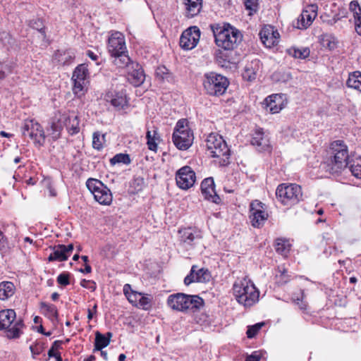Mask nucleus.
Returning a JSON list of instances; mask_svg holds the SVG:
<instances>
[{"label":"nucleus","mask_w":361,"mask_h":361,"mask_svg":"<svg viewBox=\"0 0 361 361\" xmlns=\"http://www.w3.org/2000/svg\"><path fill=\"white\" fill-rule=\"evenodd\" d=\"M261 62L259 59H255L248 62L242 73V77L245 80L252 82L254 81L257 75V73L261 68Z\"/></svg>","instance_id":"393cba45"},{"label":"nucleus","mask_w":361,"mask_h":361,"mask_svg":"<svg viewBox=\"0 0 361 361\" xmlns=\"http://www.w3.org/2000/svg\"><path fill=\"white\" fill-rule=\"evenodd\" d=\"M13 67L8 63H0V80L4 79L8 74L12 73Z\"/></svg>","instance_id":"3c124183"},{"label":"nucleus","mask_w":361,"mask_h":361,"mask_svg":"<svg viewBox=\"0 0 361 361\" xmlns=\"http://www.w3.org/2000/svg\"><path fill=\"white\" fill-rule=\"evenodd\" d=\"M187 294L177 293L170 295L167 298V305L173 310L185 312V299Z\"/></svg>","instance_id":"b1692460"},{"label":"nucleus","mask_w":361,"mask_h":361,"mask_svg":"<svg viewBox=\"0 0 361 361\" xmlns=\"http://www.w3.org/2000/svg\"><path fill=\"white\" fill-rule=\"evenodd\" d=\"M348 166L353 176L357 178H361V157L350 159Z\"/></svg>","instance_id":"ea45409f"},{"label":"nucleus","mask_w":361,"mask_h":361,"mask_svg":"<svg viewBox=\"0 0 361 361\" xmlns=\"http://www.w3.org/2000/svg\"><path fill=\"white\" fill-rule=\"evenodd\" d=\"M207 151L212 157L219 159V164L226 166L230 163V149L222 136L217 133H210L206 140Z\"/></svg>","instance_id":"20e7f679"},{"label":"nucleus","mask_w":361,"mask_h":361,"mask_svg":"<svg viewBox=\"0 0 361 361\" xmlns=\"http://www.w3.org/2000/svg\"><path fill=\"white\" fill-rule=\"evenodd\" d=\"M200 38V30L197 26H192L184 30L180 37V46L185 50L195 48Z\"/></svg>","instance_id":"ddd939ff"},{"label":"nucleus","mask_w":361,"mask_h":361,"mask_svg":"<svg viewBox=\"0 0 361 361\" xmlns=\"http://www.w3.org/2000/svg\"><path fill=\"white\" fill-rule=\"evenodd\" d=\"M176 180L180 188L188 189L193 185L195 181V173L190 166H183L177 171Z\"/></svg>","instance_id":"4468645a"},{"label":"nucleus","mask_w":361,"mask_h":361,"mask_svg":"<svg viewBox=\"0 0 361 361\" xmlns=\"http://www.w3.org/2000/svg\"><path fill=\"white\" fill-rule=\"evenodd\" d=\"M44 348V343L41 342H37L36 343L31 345L30 346V350L32 353L33 358H35L36 355L42 353Z\"/></svg>","instance_id":"5fc2aeb1"},{"label":"nucleus","mask_w":361,"mask_h":361,"mask_svg":"<svg viewBox=\"0 0 361 361\" xmlns=\"http://www.w3.org/2000/svg\"><path fill=\"white\" fill-rule=\"evenodd\" d=\"M40 308L44 312V314L51 321L58 320L59 312L56 305L45 302L40 303Z\"/></svg>","instance_id":"c9c22d12"},{"label":"nucleus","mask_w":361,"mask_h":361,"mask_svg":"<svg viewBox=\"0 0 361 361\" xmlns=\"http://www.w3.org/2000/svg\"><path fill=\"white\" fill-rule=\"evenodd\" d=\"M113 336L111 332L102 334L99 331L95 333L94 348L93 352L99 351L108 346Z\"/></svg>","instance_id":"c85d7f7f"},{"label":"nucleus","mask_w":361,"mask_h":361,"mask_svg":"<svg viewBox=\"0 0 361 361\" xmlns=\"http://www.w3.org/2000/svg\"><path fill=\"white\" fill-rule=\"evenodd\" d=\"M201 238L200 232L191 227L178 230L179 245L186 250L194 249L197 242Z\"/></svg>","instance_id":"9d476101"},{"label":"nucleus","mask_w":361,"mask_h":361,"mask_svg":"<svg viewBox=\"0 0 361 361\" xmlns=\"http://www.w3.org/2000/svg\"><path fill=\"white\" fill-rule=\"evenodd\" d=\"M250 143L256 147L257 150H267L269 147V141L267 136H264L262 128H257L255 131Z\"/></svg>","instance_id":"a878e982"},{"label":"nucleus","mask_w":361,"mask_h":361,"mask_svg":"<svg viewBox=\"0 0 361 361\" xmlns=\"http://www.w3.org/2000/svg\"><path fill=\"white\" fill-rule=\"evenodd\" d=\"M299 306V308L305 312L307 310L308 304L306 301V296L305 295L304 291L301 290L300 297L298 296L296 299H295V303Z\"/></svg>","instance_id":"603ef678"},{"label":"nucleus","mask_w":361,"mask_h":361,"mask_svg":"<svg viewBox=\"0 0 361 361\" xmlns=\"http://www.w3.org/2000/svg\"><path fill=\"white\" fill-rule=\"evenodd\" d=\"M88 74L87 66L85 63L80 64L75 68L72 76L73 92L75 94H83Z\"/></svg>","instance_id":"f8f14e48"},{"label":"nucleus","mask_w":361,"mask_h":361,"mask_svg":"<svg viewBox=\"0 0 361 361\" xmlns=\"http://www.w3.org/2000/svg\"><path fill=\"white\" fill-rule=\"evenodd\" d=\"M80 120L77 116H68L65 121L66 128L71 135H75L80 131Z\"/></svg>","instance_id":"4c0bfd02"},{"label":"nucleus","mask_w":361,"mask_h":361,"mask_svg":"<svg viewBox=\"0 0 361 361\" xmlns=\"http://www.w3.org/2000/svg\"><path fill=\"white\" fill-rule=\"evenodd\" d=\"M114 58V64L119 68L124 67H130L131 61L128 55V51L122 54H116L111 56Z\"/></svg>","instance_id":"e433bc0d"},{"label":"nucleus","mask_w":361,"mask_h":361,"mask_svg":"<svg viewBox=\"0 0 361 361\" xmlns=\"http://www.w3.org/2000/svg\"><path fill=\"white\" fill-rule=\"evenodd\" d=\"M229 83L226 77L215 72H209L204 75V90L210 96L219 97L223 95L226 92Z\"/></svg>","instance_id":"423d86ee"},{"label":"nucleus","mask_w":361,"mask_h":361,"mask_svg":"<svg viewBox=\"0 0 361 361\" xmlns=\"http://www.w3.org/2000/svg\"><path fill=\"white\" fill-rule=\"evenodd\" d=\"M145 80V74L142 66L132 62L128 68V80L135 87L140 86Z\"/></svg>","instance_id":"6ab92c4d"},{"label":"nucleus","mask_w":361,"mask_h":361,"mask_svg":"<svg viewBox=\"0 0 361 361\" xmlns=\"http://www.w3.org/2000/svg\"><path fill=\"white\" fill-rule=\"evenodd\" d=\"M147 144L149 150L156 152L157 150V140L152 137V131L147 130L146 133Z\"/></svg>","instance_id":"4d7b16f0"},{"label":"nucleus","mask_w":361,"mask_h":361,"mask_svg":"<svg viewBox=\"0 0 361 361\" xmlns=\"http://www.w3.org/2000/svg\"><path fill=\"white\" fill-rule=\"evenodd\" d=\"M310 51L307 47L297 49H295V58L305 59L310 56Z\"/></svg>","instance_id":"13d9d810"},{"label":"nucleus","mask_w":361,"mask_h":361,"mask_svg":"<svg viewBox=\"0 0 361 361\" xmlns=\"http://www.w3.org/2000/svg\"><path fill=\"white\" fill-rule=\"evenodd\" d=\"M276 251L283 255L286 256L290 250L291 245L288 240L284 238H278L274 245Z\"/></svg>","instance_id":"58836bf2"},{"label":"nucleus","mask_w":361,"mask_h":361,"mask_svg":"<svg viewBox=\"0 0 361 361\" xmlns=\"http://www.w3.org/2000/svg\"><path fill=\"white\" fill-rule=\"evenodd\" d=\"M236 300L245 307H250L259 300V292L255 284L245 279L235 282L233 286Z\"/></svg>","instance_id":"39448f33"},{"label":"nucleus","mask_w":361,"mask_h":361,"mask_svg":"<svg viewBox=\"0 0 361 361\" xmlns=\"http://www.w3.org/2000/svg\"><path fill=\"white\" fill-rule=\"evenodd\" d=\"M104 100L117 110L123 109L128 105L126 96L123 92L108 91L104 95Z\"/></svg>","instance_id":"aec40b11"},{"label":"nucleus","mask_w":361,"mask_h":361,"mask_svg":"<svg viewBox=\"0 0 361 361\" xmlns=\"http://www.w3.org/2000/svg\"><path fill=\"white\" fill-rule=\"evenodd\" d=\"M262 105L266 111L271 114L279 113L284 107L283 94H274L268 96Z\"/></svg>","instance_id":"a211bd4d"},{"label":"nucleus","mask_w":361,"mask_h":361,"mask_svg":"<svg viewBox=\"0 0 361 361\" xmlns=\"http://www.w3.org/2000/svg\"><path fill=\"white\" fill-rule=\"evenodd\" d=\"M329 154L324 162L326 171L331 174L341 173L350 161L347 145L343 140H335L330 145Z\"/></svg>","instance_id":"f257e3e1"},{"label":"nucleus","mask_w":361,"mask_h":361,"mask_svg":"<svg viewBox=\"0 0 361 361\" xmlns=\"http://www.w3.org/2000/svg\"><path fill=\"white\" fill-rule=\"evenodd\" d=\"M198 267L197 265H192L190 269V271L189 274H188L185 279H184V283L186 286H189L190 284L192 283H196V269H197Z\"/></svg>","instance_id":"864d4df0"},{"label":"nucleus","mask_w":361,"mask_h":361,"mask_svg":"<svg viewBox=\"0 0 361 361\" xmlns=\"http://www.w3.org/2000/svg\"><path fill=\"white\" fill-rule=\"evenodd\" d=\"M86 185L94 195V200L100 204L109 205L112 202V194L110 190L99 180L88 178Z\"/></svg>","instance_id":"6e6552de"},{"label":"nucleus","mask_w":361,"mask_h":361,"mask_svg":"<svg viewBox=\"0 0 361 361\" xmlns=\"http://www.w3.org/2000/svg\"><path fill=\"white\" fill-rule=\"evenodd\" d=\"M0 44L8 51H18L19 49V46L16 39L5 30H0Z\"/></svg>","instance_id":"cd10ccee"},{"label":"nucleus","mask_w":361,"mask_h":361,"mask_svg":"<svg viewBox=\"0 0 361 361\" xmlns=\"http://www.w3.org/2000/svg\"><path fill=\"white\" fill-rule=\"evenodd\" d=\"M276 195L283 204H291L293 197V184H280L276 188Z\"/></svg>","instance_id":"4be33fe9"},{"label":"nucleus","mask_w":361,"mask_h":361,"mask_svg":"<svg viewBox=\"0 0 361 361\" xmlns=\"http://www.w3.org/2000/svg\"><path fill=\"white\" fill-rule=\"evenodd\" d=\"M185 312H195L200 310L204 305V300L197 295H188L185 299Z\"/></svg>","instance_id":"bb28decb"},{"label":"nucleus","mask_w":361,"mask_h":361,"mask_svg":"<svg viewBox=\"0 0 361 361\" xmlns=\"http://www.w3.org/2000/svg\"><path fill=\"white\" fill-rule=\"evenodd\" d=\"M79 271L83 274H90L92 272V267L88 264V263H86V264H85V268L80 269Z\"/></svg>","instance_id":"69168bd1"},{"label":"nucleus","mask_w":361,"mask_h":361,"mask_svg":"<svg viewBox=\"0 0 361 361\" xmlns=\"http://www.w3.org/2000/svg\"><path fill=\"white\" fill-rule=\"evenodd\" d=\"M346 85L349 88L361 92V72L354 71L350 73L346 81Z\"/></svg>","instance_id":"72a5a7b5"},{"label":"nucleus","mask_w":361,"mask_h":361,"mask_svg":"<svg viewBox=\"0 0 361 361\" xmlns=\"http://www.w3.org/2000/svg\"><path fill=\"white\" fill-rule=\"evenodd\" d=\"M87 55L93 61H97L99 58V56L94 54L93 51L88 50L87 51Z\"/></svg>","instance_id":"338daca9"},{"label":"nucleus","mask_w":361,"mask_h":361,"mask_svg":"<svg viewBox=\"0 0 361 361\" xmlns=\"http://www.w3.org/2000/svg\"><path fill=\"white\" fill-rule=\"evenodd\" d=\"M295 200H296L297 202L303 200L301 186L296 184H295Z\"/></svg>","instance_id":"680f3d73"},{"label":"nucleus","mask_w":361,"mask_h":361,"mask_svg":"<svg viewBox=\"0 0 361 361\" xmlns=\"http://www.w3.org/2000/svg\"><path fill=\"white\" fill-rule=\"evenodd\" d=\"M29 26L32 29L37 30L42 36V40L46 39V32L44 21L40 18H34L29 22Z\"/></svg>","instance_id":"79ce46f5"},{"label":"nucleus","mask_w":361,"mask_h":361,"mask_svg":"<svg viewBox=\"0 0 361 361\" xmlns=\"http://www.w3.org/2000/svg\"><path fill=\"white\" fill-rule=\"evenodd\" d=\"M23 135H28L38 147L43 146L45 143L46 136L42 126L33 120L25 121L22 128Z\"/></svg>","instance_id":"1a4fd4ad"},{"label":"nucleus","mask_w":361,"mask_h":361,"mask_svg":"<svg viewBox=\"0 0 361 361\" xmlns=\"http://www.w3.org/2000/svg\"><path fill=\"white\" fill-rule=\"evenodd\" d=\"M245 8L250 11V15L257 11V0H244Z\"/></svg>","instance_id":"bf43d9fd"},{"label":"nucleus","mask_w":361,"mask_h":361,"mask_svg":"<svg viewBox=\"0 0 361 361\" xmlns=\"http://www.w3.org/2000/svg\"><path fill=\"white\" fill-rule=\"evenodd\" d=\"M214 188V181L212 177L204 179L201 183V191L204 199L215 204H219L221 198L216 194Z\"/></svg>","instance_id":"f3484780"},{"label":"nucleus","mask_w":361,"mask_h":361,"mask_svg":"<svg viewBox=\"0 0 361 361\" xmlns=\"http://www.w3.org/2000/svg\"><path fill=\"white\" fill-rule=\"evenodd\" d=\"M215 43L224 50H233L241 42L243 35L240 32L229 24L221 26L219 24H211Z\"/></svg>","instance_id":"f03ea898"},{"label":"nucleus","mask_w":361,"mask_h":361,"mask_svg":"<svg viewBox=\"0 0 361 361\" xmlns=\"http://www.w3.org/2000/svg\"><path fill=\"white\" fill-rule=\"evenodd\" d=\"M61 246V244H59L54 247H51L53 252L48 257L49 262H63L68 259L64 250L61 247L59 248Z\"/></svg>","instance_id":"f704fd0d"},{"label":"nucleus","mask_w":361,"mask_h":361,"mask_svg":"<svg viewBox=\"0 0 361 361\" xmlns=\"http://www.w3.org/2000/svg\"><path fill=\"white\" fill-rule=\"evenodd\" d=\"M264 325V322H259V323H257L252 326H249L247 327V330L246 332L247 338H254L257 334L259 331L261 329V328Z\"/></svg>","instance_id":"8fccbe9b"},{"label":"nucleus","mask_w":361,"mask_h":361,"mask_svg":"<svg viewBox=\"0 0 361 361\" xmlns=\"http://www.w3.org/2000/svg\"><path fill=\"white\" fill-rule=\"evenodd\" d=\"M130 161V156L128 154L123 153L116 154L110 159L111 165H115L116 164H129Z\"/></svg>","instance_id":"49530a36"},{"label":"nucleus","mask_w":361,"mask_h":361,"mask_svg":"<svg viewBox=\"0 0 361 361\" xmlns=\"http://www.w3.org/2000/svg\"><path fill=\"white\" fill-rule=\"evenodd\" d=\"M195 274L196 283H208L212 278L210 271L206 268L196 269Z\"/></svg>","instance_id":"37998d69"},{"label":"nucleus","mask_w":361,"mask_h":361,"mask_svg":"<svg viewBox=\"0 0 361 361\" xmlns=\"http://www.w3.org/2000/svg\"><path fill=\"white\" fill-rule=\"evenodd\" d=\"M193 133L188 126L187 119H180L175 126L172 141L180 150H187L192 144Z\"/></svg>","instance_id":"0eeeda50"},{"label":"nucleus","mask_w":361,"mask_h":361,"mask_svg":"<svg viewBox=\"0 0 361 361\" xmlns=\"http://www.w3.org/2000/svg\"><path fill=\"white\" fill-rule=\"evenodd\" d=\"M153 297L151 295L140 294L137 307L144 310H149L152 307Z\"/></svg>","instance_id":"a19ab883"},{"label":"nucleus","mask_w":361,"mask_h":361,"mask_svg":"<svg viewBox=\"0 0 361 361\" xmlns=\"http://www.w3.org/2000/svg\"><path fill=\"white\" fill-rule=\"evenodd\" d=\"M107 47L111 56L126 52L127 50L123 35L120 32L112 33L109 37Z\"/></svg>","instance_id":"dca6fc26"},{"label":"nucleus","mask_w":361,"mask_h":361,"mask_svg":"<svg viewBox=\"0 0 361 361\" xmlns=\"http://www.w3.org/2000/svg\"><path fill=\"white\" fill-rule=\"evenodd\" d=\"M157 80L161 82H174L173 73L164 66H158L155 71Z\"/></svg>","instance_id":"7c9ffc66"},{"label":"nucleus","mask_w":361,"mask_h":361,"mask_svg":"<svg viewBox=\"0 0 361 361\" xmlns=\"http://www.w3.org/2000/svg\"><path fill=\"white\" fill-rule=\"evenodd\" d=\"M60 247H61L64 250V252H65L66 255H67L68 258L71 256V253H72V252L73 250V248H74L73 244H69L68 245H62L61 244V246Z\"/></svg>","instance_id":"e2e57ef3"},{"label":"nucleus","mask_w":361,"mask_h":361,"mask_svg":"<svg viewBox=\"0 0 361 361\" xmlns=\"http://www.w3.org/2000/svg\"><path fill=\"white\" fill-rule=\"evenodd\" d=\"M183 6L184 15L187 18L197 16L202 8L203 0H180Z\"/></svg>","instance_id":"5701e85b"},{"label":"nucleus","mask_w":361,"mask_h":361,"mask_svg":"<svg viewBox=\"0 0 361 361\" xmlns=\"http://www.w3.org/2000/svg\"><path fill=\"white\" fill-rule=\"evenodd\" d=\"M104 135L101 136L99 132H94L92 136V147L94 149L100 151L103 148Z\"/></svg>","instance_id":"de8ad7c7"},{"label":"nucleus","mask_w":361,"mask_h":361,"mask_svg":"<svg viewBox=\"0 0 361 361\" xmlns=\"http://www.w3.org/2000/svg\"><path fill=\"white\" fill-rule=\"evenodd\" d=\"M259 38L263 44L271 48L278 44L279 34L271 26H264L259 33Z\"/></svg>","instance_id":"412c9836"},{"label":"nucleus","mask_w":361,"mask_h":361,"mask_svg":"<svg viewBox=\"0 0 361 361\" xmlns=\"http://www.w3.org/2000/svg\"><path fill=\"white\" fill-rule=\"evenodd\" d=\"M323 45L330 50H333L337 47V40L336 37L331 35H325L322 39Z\"/></svg>","instance_id":"09e8293b"},{"label":"nucleus","mask_w":361,"mask_h":361,"mask_svg":"<svg viewBox=\"0 0 361 361\" xmlns=\"http://www.w3.org/2000/svg\"><path fill=\"white\" fill-rule=\"evenodd\" d=\"M24 328L23 319L16 317L14 310L6 309L0 311V331H4L7 338H19L23 334Z\"/></svg>","instance_id":"7ed1b4c3"},{"label":"nucleus","mask_w":361,"mask_h":361,"mask_svg":"<svg viewBox=\"0 0 361 361\" xmlns=\"http://www.w3.org/2000/svg\"><path fill=\"white\" fill-rule=\"evenodd\" d=\"M62 341H55L51 347V348L54 349L55 351H56L59 348H61V344Z\"/></svg>","instance_id":"774afa93"},{"label":"nucleus","mask_w":361,"mask_h":361,"mask_svg":"<svg viewBox=\"0 0 361 361\" xmlns=\"http://www.w3.org/2000/svg\"><path fill=\"white\" fill-rule=\"evenodd\" d=\"M6 245V238L4 235L3 232L0 230V250L4 249Z\"/></svg>","instance_id":"0e129e2a"},{"label":"nucleus","mask_w":361,"mask_h":361,"mask_svg":"<svg viewBox=\"0 0 361 361\" xmlns=\"http://www.w3.org/2000/svg\"><path fill=\"white\" fill-rule=\"evenodd\" d=\"M262 358V353L260 351H254L251 355L246 357L245 361H259Z\"/></svg>","instance_id":"052dcab7"},{"label":"nucleus","mask_w":361,"mask_h":361,"mask_svg":"<svg viewBox=\"0 0 361 361\" xmlns=\"http://www.w3.org/2000/svg\"><path fill=\"white\" fill-rule=\"evenodd\" d=\"M264 204L259 200H254L250 204V219L255 228H261L268 219V214L264 210Z\"/></svg>","instance_id":"9b49d317"},{"label":"nucleus","mask_w":361,"mask_h":361,"mask_svg":"<svg viewBox=\"0 0 361 361\" xmlns=\"http://www.w3.org/2000/svg\"><path fill=\"white\" fill-rule=\"evenodd\" d=\"M75 59V53L73 50H57L54 54V59L63 66L71 64Z\"/></svg>","instance_id":"c756f323"},{"label":"nucleus","mask_w":361,"mask_h":361,"mask_svg":"<svg viewBox=\"0 0 361 361\" xmlns=\"http://www.w3.org/2000/svg\"><path fill=\"white\" fill-rule=\"evenodd\" d=\"M318 7L316 4L307 5L297 19V27L300 30L310 27L317 16Z\"/></svg>","instance_id":"2eb2a0df"},{"label":"nucleus","mask_w":361,"mask_h":361,"mask_svg":"<svg viewBox=\"0 0 361 361\" xmlns=\"http://www.w3.org/2000/svg\"><path fill=\"white\" fill-rule=\"evenodd\" d=\"M15 286L11 281H2L0 283V300H5L11 298L15 293Z\"/></svg>","instance_id":"2f4dec72"},{"label":"nucleus","mask_w":361,"mask_h":361,"mask_svg":"<svg viewBox=\"0 0 361 361\" xmlns=\"http://www.w3.org/2000/svg\"><path fill=\"white\" fill-rule=\"evenodd\" d=\"M350 9L353 12L355 30L361 35V8L357 1H351L350 4Z\"/></svg>","instance_id":"473e14b6"},{"label":"nucleus","mask_w":361,"mask_h":361,"mask_svg":"<svg viewBox=\"0 0 361 361\" xmlns=\"http://www.w3.org/2000/svg\"><path fill=\"white\" fill-rule=\"evenodd\" d=\"M70 276L71 274L69 272H62L58 276L56 281L59 285L66 286L70 284Z\"/></svg>","instance_id":"6e6d98bb"},{"label":"nucleus","mask_w":361,"mask_h":361,"mask_svg":"<svg viewBox=\"0 0 361 361\" xmlns=\"http://www.w3.org/2000/svg\"><path fill=\"white\" fill-rule=\"evenodd\" d=\"M145 187V179L140 176L134 177L130 185V188H131L133 193H138L142 191Z\"/></svg>","instance_id":"c03bdc74"},{"label":"nucleus","mask_w":361,"mask_h":361,"mask_svg":"<svg viewBox=\"0 0 361 361\" xmlns=\"http://www.w3.org/2000/svg\"><path fill=\"white\" fill-rule=\"evenodd\" d=\"M129 290H130V286L129 284H126L123 287L124 294L126 296L128 301L133 305L136 306V305L138 302V298L140 297V293L135 291H131L130 293H129Z\"/></svg>","instance_id":"a18cd8bd"}]
</instances>
